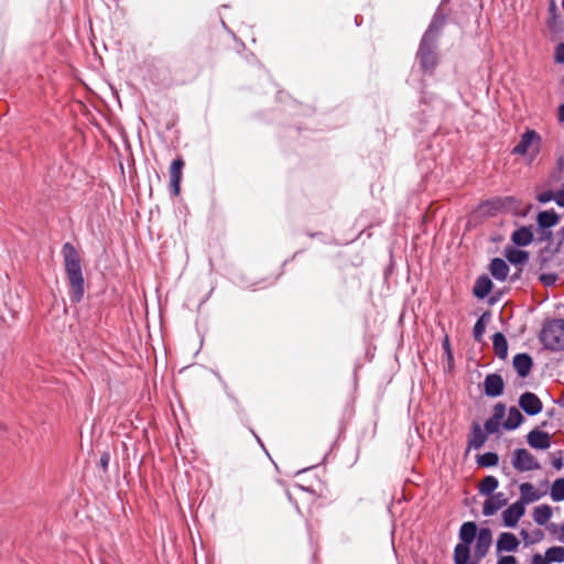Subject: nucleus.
<instances>
[{
  "label": "nucleus",
  "instance_id": "obj_1",
  "mask_svg": "<svg viewBox=\"0 0 564 564\" xmlns=\"http://www.w3.org/2000/svg\"><path fill=\"white\" fill-rule=\"evenodd\" d=\"M446 1H441L419 43L415 58L424 75L433 74L438 64L437 37L447 20V13L442 11L441 7Z\"/></svg>",
  "mask_w": 564,
  "mask_h": 564
},
{
  "label": "nucleus",
  "instance_id": "obj_2",
  "mask_svg": "<svg viewBox=\"0 0 564 564\" xmlns=\"http://www.w3.org/2000/svg\"><path fill=\"white\" fill-rule=\"evenodd\" d=\"M460 543L455 547L454 560L455 564H468L470 551L473 550V557L479 561L484 557L492 542L491 531L488 528L477 531L474 522H465L459 530Z\"/></svg>",
  "mask_w": 564,
  "mask_h": 564
},
{
  "label": "nucleus",
  "instance_id": "obj_3",
  "mask_svg": "<svg viewBox=\"0 0 564 564\" xmlns=\"http://www.w3.org/2000/svg\"><path fill=\"white\" fill-rule=\"evenodd\" d=\"M65 271L69 284L70 297L79 302L85 293V283L82 272V259L76 249H67L64 252Z\"/></svg>",
  "mask_w": 564,
  "mask_h": 564
},
{
  "label": "nucleus",
  "instance_id": "obj_4",
  "mask_svg": "<svg viewBox=\"0 0 564 564\" xmlns=\"http://www.w3.org/2000/svg\"><path fill=\"white\" fill-rule=\"evenodd\" d=\"M540 339L547 349H564V321L555 318L547 322L541 330Z\"/></svg>",
  "mask_w": 564,
  "mask_h": 564
},
{
  "label": "nucleus",
  "instance_id": "obj_5",
  "mask_svg": "<svg viewBox=\"0 0 564 564\" xmlns=\"http://www.w3.org/2000/svg\"><path fill=\"white\" fill-rule=\"evenodd\" d=\"M494 217V197L480 202L467 216L464 237L480 228L486 220Z\"/></svg>",
  "mask_w": 564,
  "mask_h": 564
},
{
  "label": "nucleus",
  "instance_id": "obj_6",
  "mask_svg": "<svg viewBox=\"0 0 564 564\" xmlns=\"http://www.w3.org/2000/svg\"><path fill=\"white\" fill-rule=\"evenodd\" d=\"M541 137L534 131H527L516 147L514 151L518 154L525 155L529 162H532L536 154L540 152Z\"/></svg>",
  "mask_w": 564,
  "mask_h": 564
},
{
  "label": "nucleus",
  "instance_id": "obj_7",
  "mask_svg": "<svg viewBox=\"0 0 564 564\" xmlns=\"http://www.w3.org/2000/svg\"><path fill=\"white\" fill-rule=\"evenodd\" d=\"M513 467L519 471H529L541 469V465L534 456L525 448H519L514 452Z\"/></svg>",
  "mask_w": 564,
  "mask_h": 564
},
{
  "label": "nucleus",
  "instance_id": "obj_8",
  "mask_svg": "<svg viewBox=\"0 0 564 564\" xmlns=\"http://www.w3.org/2000/svg\"><path fill=\"white\" fill-rule=\"evenodd\" d=\"M558 249H541L538 257L541 271L557 270L562 267L563 260L557 254Z\"/></svg>",
  "mask_w": 564,
  "mask_h": 564
},
{
  "label": "nucleus",
  "instance_id": "obj_9",
  "mask_svg": "<svg viewBox=\"0 0 564 564\" xmlns=\"http://www.w3.org/2000/svg\"><path fill=\"white\" fill-rule=\"evenodd\" d=\"M480 495L485 496L486 499L482 503V513L485 516L494 514V477H486L479 487Z\"/></svg>",
  "mask_w": 564,
  "mask_h": 564
},
{
  "label": "nucleus",
  "instance_id": "obj_10",
  "mask_svg": "<svg viewBox=\"0 0 564 564\" xmlns=\"http://www.w3.org/2000/svg\"><path fill=\"white\" fill-rule=\"evenodd\" d=\"M494 432V419L489 417L482 430L478 424L474 425V430L469 440V445L476 449L480 448L486 441L488 434Z\"/></svg>",
  "mask_w": 564,
  "mask_h": 564
},
{
  "label": "nucleus",
  "instance_id": "obj_11",
  "mask_svg": "<svg viewBox=\"0 0 564 564\" xmlns=\"http://www.w3.org/2000/svg\"><path fill=\"white\" fill-rule=\"evenodd\" d=\"M525 508L523 502L517 501L509 506L502 512L503 524L509 528H513L517 525L519 519L524 514Z\"/></svg>",
  "mask_w": 564,
  "mask_h": 564
},
{
  "label": "nucleus",
  "instance_id": "obj_12",
  "mask_svg": "<svg viewBox=\"0 0 564 564\" xmlns=\"http://www.w3.org/2000/svg\"><path fill=\"white\" fill-rule=\"evenodd\" d=\"M519 405L529 415H535L542 411L541 400L532 392H525L520 397Z\"/></svg>",
  "mask_w": 564,
  "mask_h": 564
},
{
  "label": "nucleus",
  "instance_id": "obj_13",
  "mask_svg": "<svg viewBox=\"0 0 564 564\" xmlns=\"http://www.w3.org/2000/svg\"><path fill=\"white\" fill-rule=\"evenodd\" d=\"M527 440L529 445L536 449H546L551 445L550 434L540 430L531 431L528 434Z\"/></svg>",
  "mask_w": 564,
  "mask_h": 564
},
{
  "label": "nucleus",
  "instance_id": "obj_14",
  "mask_svg": "<svg viewBox=\"0 0 564 564\" xmlns=\"http://www.w3.org/2000/svg\"><path fill=\"white\" fill-rule=\"evenodd\" d=\"M519 540L513 533L503 532L499 535L496 547L499 552H513L519 547Z\"/></svg>",
  "mask_w": 564,
  "mask_h": 564
},
{
  "label": "nucleus",
  "instance_id": "obj_15",
  "mask_svg": "<svg viewBox=\"0 0 564 564\" xmlns=\"http://www.w3.org/2000/svg\"><path fill=\"white\" fill-rule=\"evenodd\" d=\"M532 365V358L528 354H518L513 358V367L521 378L530 373Z\"/></svg>",
  "mask_w": 564,
  "mask_h": 564
},
{
  "label": "nucleus",
  "instance_id": "obj_16",
  "mask_svg": "<svg viewBox=\"0 0 564 564\" xmlns=\"http://www.w3.org/2000/svg\"><path fill=\"white\" fill-rule=\"evenodd\" d=\"M506 257L508 261L516 267L519 264H523L529 259V253L522 249H507ZM521 272V268H517V271L513 273L512 279H517Z\"/></svg>",
  "mask_w": 564,
  "mask_h": 564
},
{
  "label": "nucleus",
  "instance_id": "obj_17",
  "mask_svg": "<svg viewBox=\"0 0 564 564\" xmlns=\"http://www.w3.org/2000/svg\"><path fill=\"white\" fill-rule=\"evenodd\" d=\"M381 220L378 219L377 221H370L367 225H364V228L359 231V234L351 240H347L345 242H341V246H347L349 243H352L354 241H360L361 245L366 243V238H371L375 234V229H377L380 225Z\"/></svg>",
  "mask_w": 564,
  "mask_h": 564
},
{
  "label": "nucleus",
  "instance_id": "obj_18",
  "mask_svg": "<svg viewBox=\"0 0 564 564\" xmlns=\"http://www.w3.org/2000/svg\"><path fill=\"white\" fill-rule=\"evenodd\" d=\"M520 502H523V506L525 503L536 501L541 498V494L536 491V489L531 482H523L522 485H520Z\"/></svg>",
  "mask_w": 564,
  "mask_h": 564
},
{
  "label": "nucleus",
  "instance_id": "obj_19",
  "mask_svg": "<svg viewBox=\"0 0 564 564\" xmlns=\"http://www.w3.org/2000/svg\"><path fill=\"white\" fill-rule=\"evenodd\" d=\"M303 130H304L303 127L299 122H293L285 127L284 134H281L280 138L282 139V142L285 145H290L288 142V139L293 141V140L300 138Z\"/></svg>",
  "mask_w": 564,
  "mask_h": 564
},
{
  "label": "nucleus",
  "instance_id": "obj_20",
  "mask_svg": "<svg viewBox=\"0 0 564 564\" xmlns=\"http://www.w3.org/2000/svg\"><path fill=\"white\" fill-rule=\"evenodd\" d=\"M552 513V508L549 505L538 506L533 510V519L538 524L544 525L551 519Z\"/></svg>",
  "mask_w": 564,
  "mask_h": 564
},
{
  "label": "nucleus",
  "instance_id": "obj_21",
  "mask_svg": "<svg viewBox=\"0 0 564 564\" xmlns=\"http://www.w3.org/2000/svg\"><path fill=\"white\" fill-rule=\"evenodd\" d=\"M523 421L522 413L516 408L512 406L509 410L507 420L502 423V426L507 430L517 429Z\"/></svg>",
  "mask_w": 564,
  "mask_h": 564
},
{
  "label": "nucleus",
  "instance_id": "obj_22",
  "mask_svg": "<svg viewBox=\"0 0 564 564\" xmlns=\"http://www.w3.org/2000/svg\"><path fill=\"white\" fill-rule=\"evenodd\" d=\"M560 221L558 215L554 210L541 212L538 215V223L543 228H550Z\"/></svg>",
  "mask_w": 564,
  "mask_h": 564
},
{
  "label": "nucleus",
  "instance_id": "obj_23",
  "mask_svg": "<svg viewBox=\"0 0 564 564\" xmlns=\"http://www.w3.org/2000/svg\"><path fill=\"white\" fill-rule=\"evenodd\" d=\"M491 285L492 284L489 278L485 275L478 278L474 286L475 296H477L478 299H484L486 295L489 294Z\"/></svg>",
  "mask_w": 564,
  "mask_h": 564
},
{
  "label": "nucleus",
  "instance_id": "obj_24",
  "mask_svg": "<svg viewBox=\"0 0 564 564\" xmlns=\"http://www.w3.org/2000/svg\"><path fill=\"white\" fill-rule=\"evenodd\" d=\"M491 322V313L485 312L480 318L477 321L475 327H474V337L477 341H480L482 338V334L485 332V328L489 323Z\"/></svg>",
  "mask_w": 564,
  "mask_h": 564
},
{
  "label": "nucleus",
  "instance_id": "obj_25",
  "mask_svg": "<svg viewBox=\"0 0 564 564\" xmlns=\"http://www.w3.org/2000/svg\"><path fill=\"white\" fill-rule=\"evenodd\" d=\"M512 238L519 247H524L532 242L533 236L529 229L521 228L513 232Z\"/></svg>",
  "mask_w": 564,
  "mask_h": 564
},
{
  "label": "nucleus",
  "instance_id": "obj_26",
  "mask_svg": "<svg viewBox=\"0 0 564 564\" xmlns=\"http://www.w3.org/2000/svg\"><path fill=\"white\" fill-rule=\"evenodd\" d=\"M185 166V161L182 155H176L170 163L169 166V175L183 177V170Z\"/></svg>",
  "mask_w": 564,
  "mask_h": 564
},
{
  "label": "nucleus",
  "instance_id": "obj_27",
  "mask_svg": "<svg viewBox=\"0 0 564 564\" xmlns=\"http://www.w3.org/2000/svg\"><path fill=\"white\" fill-rule=\"evenodd\" d=\"M508 354V343L503 334L496 333V356L505 359Z\"/></svg>",
  "mask_w": 564,
  "mask_h": 564
},
{
  "label": "nucleus",
  "instance_id": "obj_28",
  "mask_svg": "<svg viewBox=\"0 0 564 564\" xmlns=\"http://www.w3.org/2000/svg\"><path fill=\"white\" fill-rule=\"evenodd\" d=\"M551 497L554 501L564 500V478H558L553 482Z\"/></svg>",
  "mask_w": 564,
  "mask_h": 564
},
{
  "label": "nucleus",
  "instance_id": "obj_29",
  "mask_svg": "<svg viewBox=\"0 0 564 564\" xmlns=\"http://www.w3.org/2000/svg\"><path fill=\"white\" fill-rule=\"evenodd\" d=\"M182 180L183 177L170 176L169 193L172 198L180 196L182 191Z\"/></svg>",
  "mask_w": 564,
  "mask_h": 564
},
{
  "label": "nucleus",
  "instance_id": "obj_30",
  "mask_svg": "<svg viewBox=\"0 0 564 564\" xmlns=\"http://www.w3.org/2000/svg\"><path fill=\"white\" fill-rule=\"evenodd\" d=\"M546 555L551 562H564V547L552 546L546 550Z\"/></svg>",
  "mask_w": 564,
  "mask_h": 564
},
{
  "label": "nucleus",
  "instance_id": "obj_31",
  "mask_svg": "<svg viewBox=\"0 0 564 564\" xmlns=\"http://www.w3.org/2000/svg\"><path fill=\"white\" fill-rule=\"evenodd\" d=\"M509 273V265L502 260L496 258V280H506Z\"/></svg>",
  "mask_w": 564,
  "mask_h": 564
},
{
  "label": "nucleus",
  "instance_id": "obj_32",
  "mask_svg": "<svg viewBox=\"0 0 564 564\" xmlns=\"http://www.w3.org/2000/svg\"><path fill=\"white\" fill-rule=\"evenodd\" d=\"M539 279L543 285L551 286L558 280V274L555 270L543 271Z\"/></svg>",
  "mask_w": 564,
  "mask_h": 564
},
{
  "label": "nucleus",
  "instance_id": "obj_33",
  "mask_svg": "<svg viewBox=\"0 0 564 564\" xmlns=\"http://www.w3.org/2000/svg\"><path fill=\"white\" fill-rule=\"evenodd\" d=\"M478 464L480 466H491L494 465V453H486L478 457Z\"/></svg>",
  "mask_w": 564,
  "mask_h": 564
},
{
  "label": "nucleus",
  "instance_id": "obj_34",
  "mask_svg": "<svg viewBox=\"0 0 564 564\" xmlns=\"http://www.w3.org/2000/svg\"><path fill=\"white\" fill-rule=\"evenodd\" d=\"M485 390L487 395H494V375H487Z\"/></svg>",
  "mask_w": 564,
  "mask_h": 564
},
{
  "label": "nucleus",
  "instance_id": "obj_35",
  "mask_svg": "<svg viewBox=\"0 0 564 564\" xmlns=\"http://www.w3.org/2000/svg\"><path fill=\"white\" fill-rule=\"evenodd\" d=\"M554 58L557 63H564V43H561L556 46Z\"/></svg>",
  "mask_w": 564,
  "mask_h": 564
},
{
  "label": "nucleus",
  "instance_id": "obj_36",
  "mask_svg": "<svg viewBox=\"0 0 564 564\" xmlns=\"http://www.w3.org/2000/svg\"><path fill=\"white\" fill-rule=\"evenodd\" d=\"M551 560H549V556L545 554L544 556L536 553L532 556V564H550Z\"/></svg>",
  "mask_w": 564,
  "mask_h": 564
},
{
  "label": "nucleus",
  "instance_id": "obj_37",
  "mask_svg": "<svg viewBox=\"0 0 564 564\" xmlns=\"http://www.w3.org/2000/svg\"><path fill=\"white\" fill-rule=\"evenodd\" d=\"M495 410H496V421H498L500 417L503 416L506 408L503 404L497 403L495 406ZM497 432H498V422H496V433Z\"/></svg>",
  "mask_w": 564,
  "mask_h": 564
},
{
  "label": "nucleus",
  "instance_id": "obj_38",
  "mask_svg": "<svg viewBox=\"0 0 564 564\" xmlns=\"http://www.w3.org/2000/svg\"><path fill=\"white\" fill-rule=\"evenodd\" d=\"M536 199L540 203H547L552 199H554V195L551 192H544L538 195Z\"/></svg>",
  "mask_w": 564,
  "mask_h": 564
},
{
  "label": "nucleus",
  "instance_id": "obj_39",
  "mask_svg": "<svg viewBox=\"0 0 564 564\" xmlns=\"http://www.w3.org/2000/svg\"><path fill=\"white\" fill-rule=\"evenodd\" d=\"M497 564H517V558L512 555L501 556Z\"/></svg>",
  "mask_w": 564,
  "mask_h": 564
},
{
  "label": "nucleus",
  "instance_id": "obj_40",
  "mask_svg": "<svg viewBox=\"0 0 564 564\" xmlns=\"http://www.w3.org/2000/svg\"><path fill=\"white\" fill-rule=\"evenodd\" d=\"M503 392V380L499 375H496V397Z\"/></svg>",
  "mask_w": 564,
  "mask_h": 564
},
{
  "label": "nucleus",
  "instance_id": "obj_41",
  "mask_svg": "<svg viewBox=\"0 0 564 564\" xmlns=\"http://www.w3.org/2000/svg\"><path fill=\"white\" fill-rule=\"evenodd\" d=\"M556 204L564 207V186L554 195Z\"/></svg>",
  "mask_w": 564,
  "mask_h": 564
},
{
  "label": "nucleus",
  "instance_id": "obj_42",
  "mask_svg": "<svg viewBox=\"0 0 564 564\" xmlns=\"http://www.w3.org/2000/svg\"><path fill=\"white\" fill-rule=\"evenodd\" d=\"M552 465L555 469L560 470L562 467H563V458L560 456V457H555L553 460H552Z\"/></svg>",
  "mask_w": 564,
  "mask_h": 564
},
{
  "label": "nucleus",
  "instance_id": "obj_43",
  "mask_svg": "<svg viewBox=\"0 0 564 564\" xmlns=\"http://www.w3.org/2000/svg\"><path fill=\"white\" fill-rule=\"evenodd\" d=\"M443 346H444V349H445V351L447 354L448 360H452L453 356H452V350H451L449 341H448L447 337L445 338Z\"/></svg>",
  "mask_w": 564,
  "mask_h": 564
},
{
  "label": "nucleus",
  "instance_id": "obj_44",
  "mask_svg": "<svg viewBox=\"0 0 564 564\" xmlns=\"http://www.w3.org/2000/svg\"><path fill=\"white\" fill-rule=\"evenodd\" d=\"M305 235H306L307 237H310V238H318V239H319V241L324 242V240H323L322 238H323L325 235H324L323 232H321V231H318V232H314V234L306 232Z\"/></svg>",
  "mask_w": 564,
  "mask_h": 564
},
{
  "label": "nucleus",
  "instance_id": "obj_45",
  "mask_svg": "<svg viewBox=\"0 0 564 564\" xmlns=\"http://www.w3.org/2000/svg\"><path fill=\"white\" fill-rule=\"evenodd\" d=\"M284 97H288V98H289L290 96H289L285 91H282V90L278 91V94H276V99H278L279 101H282V100L284 99Z\"/></svg>",
  "mask_w": 564,
  "mask_h": 564
},
{
  "label": "nucleus",
  "instance_id": "obj_46",
  "mask_svg": "<svg viewBox=\"0 0 564 564\" xmlns=\"http://www.w3.org/2000/svg\"><path fill=\"white\" fill-rule=\"evenodd\" d=\"M354 21H355V24H356L357 26H360V25H361V23H362V21H364V18H362V15L357 14V15H355Z\"/></svg>",
  "mask_w": 564,
  "mask_h": 564
},
{
  "label": "nucleus",
  "instance_id": "obj_47",
  "mask_svg": "<svg viewBox=\"0 0 564 564\" xmlns=\"http://www.w3.org/2000/svg\"><path fill=\"white\" fill-rule=\"evenodd\" d=\"M219 21H220V24H221L224 30H226L227 32L234 34L232 31L229 29V26L227 25V23L224 21V19L221 17L219 18Z\"/></svg>",
  "mask_w": 564,
  "mask_h": 564
},
{
  "label": "nucleus",
  "instance_id": "obj_48",
  "mask_svg": "<svg viewBox=\"0 0 564 564\" xmlns=\"http://www.w3.org/2000/svg\"><path fill=\"white\" fill-rule=\"evenodd\" d=\"M558 119L560 121H564V105L558 108Z\"/></svg>",
  "mask_w": 564,
  "mask_h": 564
},
{
  "label": "nucleus",
  "instance_id": "obj_49",
  "mask_svg": "<svg viewBox=\"0 0 564 564\" xmlns=\"http://www.w3.org/2000/svg\"><path fill=\"white\" fill-rule=\"evenodd\" d=\"M487 241L490 243H494V230L492 229H489V231H488Z\"/></svg>",
  "mask_w": 564,
  "mask_h": 564
},
{
  "label": "nucleus",
  "instance_id": "obj_50",
  "mask_svg": "<svg viewBox=\"0 0 564 564\" xmlns=\"http://www.w3.org/2000/svg\"><path fill=\"white\" fill-rule=\"evenodd\" d=\"M521 536L523 538V540L527 542V543H531L530 541H528L529 539V533L525 531V530H522L520 532Z\"/></svg>",
  "mask_w": 564,
  "mask_h": 564
},
{
  "label": "nucleus",
  "instance_id": "obj_51",
  "mask_svg": "<svg viewBox=\"0 0 564 564\" xmlns=\"http://www.w3.org/2000/svg\"><path fill=\"white\" fill-rule=\"evenodd\" d=\"M109 457L107 455L102 456L100 463L104 467L107 466Z\"/></svg>",
  "mask_w": 564,
  "mask_h": 564
},
{
  "label": "nucleus",
  "instance_id": "obj_52",
  "mask_svg": "<svg viewBox=\"0 0 564 564\" xmlns=\"http://www.w3.org/2000/svg\"><path fill=\"white\" fill-rule=\"evenodd\" d=\"M558 540L561 542H564V523L561 525V534L558 536Z\"/></svg>",
  "mask_w": 564,
  "mask_h": 564
},
{
  "label": "nucleus",
  "instance_id": "obj_53",
  "mask_svg": "<svg viewBox=\"0 0 564 564\" xmlns=\"http://www.w3.org/2000/svg\"><path fill=\"white\" fill-rule=\"evenodd\" d=\"M547 530H550L551 532L555 533L556 532V525L554 523H552L551 525L547 527Z\"/></svg>",
  "mask_w": 564,
  "mask_h": 564
},
{
  "label": "nucleus",
  "instance_id": "obj_54",
  "mask_svg": "<svg viewBox=\"0 0 564 564\" xmlns=\"http://www.w3.org/2000/svg\"><path fill=\"white\" fill-rule=\"evenodd\" d=\"M174 126H175V123L171 121V122L166 123L165 128H166V130H171Z\"/></svg>",
  "mask_w": 564,
  "mask_h": 564
},
{
  "label": "nucleus",
  "instance_id": "obj_55",
  "mask_svg": "<svg viewBox=\"0 0 564 564\" xmlns=\"http://www.w3.org/2000/svg\"><path fill=\"white\" fill-rule=\"evenodd\" d=\"M368 213L369 212H366L365 214L361 215L360 219H359V223L361 224L364 219H367L368 218Z\"/></svg>",
  "mask_w": 564,
  "mask_h": 564
},
{
  "label": "nucleus",
  "instance_id": "obj_56",
  "mask_svg": "<svg viewBox=\"0 0 564 564\" xmlns=\"http://www.w3.org/2000/svg\"><path fill=\"white\" fill-rule=\"evenodd\" d=\"M491 273H494V260L488 265Z\"/></svg>",
  "mask_w": 564,
  "mask_h": 564
},
{
  "label": "nucleus",
  "instance_id": "obj_57",
  "mask_svg": "<svg viewBox=\"0 0 564 564\" xmlns=\"http://www.w3.org/2000/svg\"><path fill=\"white\" fill-rule=\"evenodd\" d=\"M488 63H490V61H489ZM488 69H489V78H490V77H491V72H492V66H491V64H489V65H488Z\"/></svg>",
  "mask_w": 564,
  "mask_h": 564
},
{
  "label": "nucleus",
  "instance_id": "obj_58",
  "mask_svg": "<svg viewBox=\"0 0 564 564\" xmlns=\"http://www.w3.org/2000/svg\"><path fill=\"white\" fill-rule=\"evenodd\" d=\"M62 247H73V245H72V242H69V241H66V242H64V243H63V246H62Z\"/></svg>",
  "mask_w": 564,
  "mask_h": 564
},
{
  "label": "nucleus",
  "instance_id": "obj_59",
  "mask_svg": "<svg viewBox=\"0 0 564 564\" xmlns=\"http://www.w3.org/2000/svg\"><path fill=\"white\" fill-rule=\"evenodd\" d=\"M221 8L223 9H228V8H230V6L229 4H221Z\"/></svg>",
  "mask_w": 564,
  "mask_h": 564
},
{
  "label": "nucleus",
  "instance_id": "obj_60",
  "mask_svg": "<svg viewBox=\"0 0 564 564\" xmlns=\"http://www.w3.org/2000/svg\"><path fill=\"white\" fill-rule=\"evenodd\" d=\"M291 107H292V108H295V107H296V102H295V101H292Z\"/></svg>",
  "mask_w": 564,
  "mask_h": 564
},
{
  "label": "nucleus",
  "instance_id": "obj_61",
  "mask_svg": "<svg viewBox=\"0 0 564 564\" xmlns=\"http://www.w3.org/2000/svg\"><path fill=\"white\" fill-rule=\"evenodd\" d=\"M561 232L564 235V227L561 229Z\"/></svg>",
  "mask_w": 564,
  "mask_h": 564
},
{
  "label": "nucleus",
  "instance_id": "obj_62",
  "mask_svg": "<svg viewBox=\"0 0 564 564\" xmlns=\"http://www.w3.org/2000/svg\"><path fill=\"white\" fill-rule=\"evenodd\" d=\"M490 2L492 3V2H494V0H490Z\"/></svg>",
  "mask_w": 564,
  "mask_h": 564
}]
</instances>
